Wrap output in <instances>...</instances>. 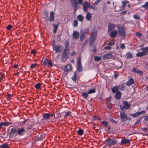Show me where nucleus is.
<instances>
[{"label": "nucleus", "mask_w": 148, "mask_h": 148, "mask_svg": "<svg viewBox=\"0 0 148 148\" xmlns=\"http://www.w3.org/2000/svg\"><path fill=\"white\" fill-rule=\"evenodd\" d=\"M67 58V56H65L64 55H62V60L63 62H65L66 61Z\"/></svg>", "instance_id": "nucleus-31"}, {"label": "nucleus", "mask_w": 148, "mask_h": 148, "mask_svg": "<svg viewBox=\"0 0 148 148\" xmlns=\"http://www.w3.org/2000/svg\"><path fill=\"white\" fill-rule=\"evenodd\" d=\"M134 83V81L133 79L132 78H131L127 82L126 85L128 86H129Z\"/></svg>", "instance_id": "nucleus-13"}, {"label": "nucleus", "mask_w": 148, "mask_h": 148, "mask_svg": "<svg viewBox=\"0 0 148 148\" xmlns=\"http://www.w3.org/2000/svg\"><path fill=\"white\" fill-rule=\"evenodd\" d=\"M106 105L108 108L110 109L111 108V104L110 102V98H108L106 99Z\"/></svg>", "instance_id": "nucleus-20"}, {"label": "nucleus", "mask_w": 148, "mask_h": 148, "mask_svg": "<svg viewBox=\"0 0 148 148\" xmlns=\"http://www.w3.org/2000/svg\"><path fill=\"white\" fill-rule=\"evenodd\" d=\"M53 26L55 29H57L58 27V25H56L55 24H53Z\"/></svg>", "instance_id": "nucleus-59"}, {"label": "nucleus", "mask_w": 148, "mask_h": 148, "mask_svg": "<svg viewBox=\"0 0 148 148\" xmlns=\"http://www.w3.org/2000/svg\"><path fill=\"white\" fill-rule=\"evenodd\" d=\"M71 112L70 111H69L66 112L64 116V117H66L67 116H69L71 114Z\"/></svg>", "instance_id": "nucleus-51"}, {"label": "nucleus", "mask_w": 148, "mask_h": 148, "mask_svg": "<svg viewBox=\"0 0 148 148\" xmlns=\"http://www.w3.org/2000/svg\"><path fill=\"white\" fill-rule=\"evenodd\" d=\"M3 75L0 74V82L3 80Z\"/></svg>", "instance_id": "nucleus-63"}, {"label": "nucleus", "mask_w": 148, "mask_h": 148, "mask_svg": "<svg viewBox=\"0 0 148 148\" xmlns=\"http://www.w3.org/2000/svg\"><path fill=\"white\" fill-rule=\"evenodd\" d=\"M83 131L81 129L79 130L78 131V133L80 135H82L83 134Z\"/></svg>", "instance_id": "nucleus-42"}, {"label": "nucleus", "mask_w": 148, "mask_h": 148, "mask_svg": "<svg viewBox=\"0 0 148 148\" xmlns=\"http://www.w3.org/2000/svg\"><path fill=\"white\" fill-rule=\"evenodd\" d=\"M57 117L59 118L61 116V115L60 114V113L59 112L57 111L56 112Z\"/></svg>", "instance_id": "nucleus-55"}, {"label": "nucleus", "mask_w": 148, "mask_h": 148, "mask_svg": "<svg viewBox=\"0 0 148 148\" xmlns=\"http://www.w3.org/2000/svg\"><path fill=\"white\" fill-rule=\"evenodd\" d=\"M91 18V14L90 12L87 13L86 16V18L88 21H90Z\"/></svg>", "instance_id": "nucleus-25"}, {"label": "nucleus", "mask_w": 148, "mask_h": 148, "mask_svg": "<svg viewBox=\"0 0 148 148\" xmlns=\"http://www.w3.org/2000/svg\"><path fill=\"white\" fill-rule=\"evenodd\" d=\"M118 28L120 35L123 37H125V33L124 27L122 26L120 27H118Z\"/></svg>", "instance_id": "nucleus-3"}, {"label": "nucleus", "mask_w": 148, "mask_h": 148, "mask_svg": "<svg viewBox=\"0 0 148 148\" xmlns=\"http://www.w3.org/2000/svg\"><path fill=\"white\" fill-rule=\"evenodd\" d=\"M54 50L57 52H60L62 50V47L60 46L56 45L54 48Z\"/></svg>", "instance_id": "nucleus-15"}, {"label": "nucleus", "mask_w": 148, "mask_h": 148, "mask_svg": "<svg viewBox=\"0 0 148 148\" xmlns=\"http://www.w3.org/2000/svg\"><path fill=\"white\" fill-rule=\"evenodd\" d=\"M36 63L32 64L30 66L31 68L32 69H33L36 67Z\"/></svg>", "instance_id": "nucleus-54"}, {"label": "nucleus", "mask_w": 148, "mask_h": 148, "mask_svg": "<svg viewBox=\"0 0 148 148\" xmlns=\"http://www.w3.org/2000/svg\"><path fill=\"white\" fill-rule=\"evenodd\" d=\"M136 36L139 37H140L142 36V34L139 32H137L136 33Z\"/></svg>", "instance_id": "nucleus-53"}, {"label": "nucleus", "mask_w": 148, "mask_h": 148, "mask_svg": "<svg viewBox=\"0 0 148 148\" xmlns=\"http://www.w3.org/2000/svg\"><path fill=\"white\" fill-rule=\"evenodd\" d=\"M142 6L145 9H147L148 7V2H146L145 4L142 5Z\"/></svg>", "instance_id": "nucleus-45"}, {"label": "nucleus", "mask_w": 148, "mask_h": 148, "mask_svg": "<svg viewBox=\"0 0 148 148\" xmlns=\"http://www.w3.org/2000/svg\"><path fill=\"white\" fill-rule=\"evenodd\" d=\"M97 35V31L95 29H92L91 31L90 37H94L96 38Z\"/></svg>", "instance_id": "nucleus-8"}, {"label": "nucleus", "mask_w": 148, "mask_h": 148, "mask_svg": "<svg viewBox=\"0 0 148 148\" xmlns=\"http://www.w3.org/2000/svg\"><path fill=\"white\" fill-rule=\"evenodd\" d=\"M96 38L94 37H90L89 45L90 46H92L95 42Z\"/></svg>", "instance_id": "nucleus-10"}, {"label": "nucleus", "mask_w": 148, "mask_h": 148, "mask_svg": "<svg viewBox=\"0 0 148 148\" xmlns=\"http://www.w3.org/2000/svg\"><path fill=\"white\" fill-rule=\"evenodd\" d=\"M41 84L40 83H38L35 84V86L36 89H39L40 87Z\"/></svg>", "instance_id": "nucleus-44"}, {"label": "nucleus", "mask_w": 148, "mask_h": 148, "mask_svg": "<svg viewBox=\"0 0 148 148\" xmlns=\"http://www.w3.org/2000/svg\"><path fill=\"white\" fill-rule=\"evenodd\" d=\"M78 23L77 21L75 20L73 23V26L74 27H77L78 25Z\"/></svg>", "instance_id": "nucleus-41"}, {"label": "nucleus", "mask_w": 148, "mask_h": 148, "mask_svg": "<svg viewBox=\"0 0 148 148\" xmlns=\"http://www.w3.org/2000/svg\"><path fill=\"white\" fill-rule=\"evenodd\" d=\"M89 3L87 2H84L83 3V10L84 11L87 12L88 11L87 8H88Z\"/></svg>", "instance_id": "nucleus-5"}, {"label": "nucleus", "mask_w": 148, "mask_h": 148, "mask_svg": "<svg viewBox=\"0 0 148 148\" xmlns=\"http://www.w3.org/2000/svg\"><path fill=\"white\" fill-rule=\"evenodd\" d=\"M111 47L110 46H106L104 47V49H107L108 50H109L111 49Z\"/></svg>", "instance_id": "nucleus-62"}, {"label": "nucleus", "mask_w": 148, "mask_h": 148, "mask_svg": "<svg viewBox=\"0 0 148 148\" xmlns=\"http://www.w3.org/2000/svg\"><path fill=\"white\" fill-rule=\"evenodd\" d=\"M69 50V49L67 48H65L64 50L63 55H64L65 56H67L69 53V52L68 51Z\"/></svg>", "instance_id": "nucleus-26"}, {"label": "nucleus", "mask_w": 148, "mask_h": 148, "mask_svg": "<svg viewBox=\"0 0 148 148\" xmlns=\"http://www.w3.org/2000/svg\"><path fill=\"white\" fill-rule=\"evenodd\" d=\"M119 86H114L112 88V90L113 93H116L119 91Z\"/></svg>", "instance_id": "nucleus-14"}, {"label": "nucleus", "mask_w": 148, "mask_h": 148, "mask_svg": "<svg viewBox=\"0 0 148 148\" xmlns=\"http://www.w3.org/2000/svg\"><path fill=\"white\" fill-rule=\"evenodd\" d=\"M137 71V70L135 68H133L132 70V72H135V73Z\"/></svg>", "instance_id": "nucleus-64"}, {"label": "nucleus", "mask_w": 148, "mask_h": 148, "mask_svg": "<svg viewBox=\"0 0 148 148\" xmlns=\"http://www.w3.org/2000/svg\"><path fill=\"white\" fill-rule=\"evenodd\" d=\"M71 65L70 64H68L64 68V71L65 72L69 71L71 70Z\"/></svg>", "instance_id": "nucleus-12"}, {"label": "nucleus", "mask_w": 148, "mask_h": 148, "mask_svg": "<svg viewBox=\"0 0 148 148\" xmlns=\"http://www.w3.org/2000/svg\"><path fill=\"white\" fill-rule=\"evenodd\" d=\"M119 86V88L120 90H124L125 89V87L124 86V84H122L121 86Z\"/></svg>", "instance_id": "nucleus-38"}, {"label": "nucleus", "mask_w": 148, "mask_h": 148, "mask_svg": "<svg viewBox=\"0 0 148 148\" xmlns=\"http://www.w3.org/2000/svg\"><path fill=\"white\" fill-rule=\"evenodd\" d=\"M102 0H97L94 3L93 5L95 6L97 5Z\"/></svg>", "instance_id": "nucleus-48"}, {"label": "nucleus", "mask_w": 148, "mask_h": 148, "mask_svg": "<svg viewBox=\"0 0 148 148\" xmlns=\"http://www.w3.org/2000/svg\"><path fill=\"white\" fill-rule=\"evenodd\" d=\"M111 57V54L110 53H108L104 55L102 57V58L105 59L106 60L107 59L110 58Z\"/></svg>", "instance_id": "nucleus-22"}, {"label": "nucleus", "mask_w": 148, "mask_h": 148, "mask_svg": "<svg viewBox=\"0 0 148 148\" xmlns=\"http://www.w3.org/2000/svg\"><path fill=\"white\" fill-rule=\"evenodd\" d=\"M89 32V29L88 28H86L84 29V31L82 32H81L86 35V34H88Z\"/></svg>", "instance_id": "nucleus-28"}, {"label": "nucleus", "mask_w": 148, "mask_h": 148, "mask_svg": "<svg viewBox=\"0 0 148 148\" xmlns=\"http://www.w3.org/2000/svg\"><path fill=\"white\" fill-rule=\"evenodd\" d=\"M130 140L128 139L125 138L121 140V143L122 144L129 143H130Z\"/></svg>", "instance_id": "nucleus-19"}, {"label": "nucleus", "mask_w": 148, "mask_h": 148, "mask_svg": "<svg viewBox=\"0 0 148 148\" xmlns=\"http://www.w3.org/2000/svg\"><path fill=\"white\" fill-rule=\"evenodd\" d=\"M78 3L77 0H74L73 2V6L74 7L75 10H76L79 8V7L77 6Z\"/></svg>", "instance_id": "nucleus-16"}, {"label": "nucleus", "mask_w": 148, "mask_h": 148, "mask_svg": "<svg viewBox=\"0 0 148 148\" xmlns=\"http://www.w3.org/2000/svg\"><path fill=\"white\" fill-rule=\"evenodd\" d=\"M127 58H131L132 56V55L130 52H128L126 54Z\"/></svg>", "instance_id": "nucleus-46"}, {"label": "nucleus", "mask_w": 148, "mask_h": 148, "mask_svg": "<svg viewBox=\"0 0 148 148\" xmlns=\"http://www.w3.org/2000/svg\"><path fill=\"white\" fill-rule=\"evenodd\" d=\"M9 145L6 143H5L0 146V148H8Z\"/></svg>", "instance_id": "nucleus-29"}, {"label": "nucleus", "mask_w": 148, "mask_h": 148, "mask_svg": "<svg viewBox=\"0 0 148 148\" xmlns=\"http://www.w3.org/2000/svg\"><path fill=\"white\" fill-rule=\"evenodd\" d=\"M145 112L142 111L141 112H138L136 113H134L133 114H131V115L133 117H136L137 116L139 115L140 114H143L144 113H145Z\"/></svg>", "instance_id": "nucleus-23"}, {"label": "nucleus", "mask_w": 148, "mask_h": 148, "mask_svg": "<svg viewBox=\"0 0 148 148\" xmlns=\"http://www.w3.org/2000/svg\"><path fill=\"white\" fill-rule=\"evenodd\" d=\"M54 14L53 12H51L50 13V17L49 18V21L50 22L53 21H54Z\"/></svg>", "instance_id": "nucleus-18"}, {"label": "nucleus", "mask_w": 148, "mask_h": 148, "mask_svg": "<svg viewBox=\"0 0 148 148\" xmlns=\"http://www.w3.org/2000/svg\"><path fill=\"white\" fill-rule=\"evenodd\" d=\"M95 91L96 90L95 88H94L93 89H90L88 91V94H91L92 93H94L95 92Z\"/></svg>", "instance_id": "nucleus-36"}, {"label": "nucleus", "mask_w": 148, "mask_h": 148, "mask_svg": "<svg viewBox=\"0 0 148 148\" xmlns=\"http://www.w3.org/2000/svg\"><path fill=\"white\" fill-rule=\"evenodd\" d=\"M141 130L144 132H145L147 131V128L146 127L141 128Z\"/></svg>", "instance_id": "nucleus-60"}, {"label": "nucleus", "mask_w": 148, "mask_h": 148, "mask_svg": "<svg viewBox=\"0 0 148 148\" xmlns=\"http://www.w3.org/2000/svg\"><path fill=\"white\" fill-rule=\"evenodd\" d=\"M107 145H108L109 147L111 146V140L110 139L107 140Z\"/></svg>", "instance_id": "nucleus-47"}, {"label": "nucleus", "mask_w": 148, "mask_h": 148, "mask_svg": "<svg viewBox=\"0 0 148 148\" xmlns=\"http://www.w3.org/2000/svg\"><path fill=\"white\" fill-rule=\"evenodd\" d=\"M33 123L31 122L28 123L27 125L29 129H31L33 126Z\"/></svg>", "instance_id": "nucleus-39"}, {"label": "nucleus", "mask_w": 148, "mask_h": 148, "mask_svg": "<svg viewBox=\"0 0 148 148\" xmlns=\"http://www.w3.org/2000/svg\"><path fill=\"white\" fill-rule=\"evenodd\" d=\"M85 35L81 32V35L80 36V41H82L84 40L85 37Z\"/></svg>", "instance_id": "nucleus-32"}, {"label": "nucleus", "mask_w": 148, "mask_h": 148, "mask_svg": "<svg viewBox=\"0 0 148 148\" xmlns=\"http://www.w3.org/2000/svg\"><path fill=\"white\" fill-rule=\"evenodd\" d=\"M77 69L78 71L79 72H81L82 70V65H77Z\"/></svg>", "instance_id": "nucleus-35"}, {"label": "nucleus", "mask_w": 148, "mask_h": 148, "mask_svg": "<svg viewBox=\"0 0 148 148\" xmlns=\"http://www.w3.org/2000/svg\"><path fill=\"white\" fill-rule=\"evenodd\" d=\"M118 33V32L117 30H112V38H114L117 35Z\"/></svg>", "instance_id": "nucleus-24"}, {"label": "nucleus", "mask_w": 148, "mask_h": 148, "mask_svg": "<svg viewBox=\"0 0 148 148\" xmlns=\"http://www.w3.org/2000/svg\"><path fill=\"white\" fill-rule=\"evenodd\" d=\"M11 124V123L10 122H2L0 123V129L3 126H7Z\"/></svg>", "instance_id": "nucleus-17"}, {"label": "nucleus", "mask_w": 148, "mask_h": 148, "mask_svg": "<svg viewBox=\"0 0 148 148\" xmlns=\"http://www.w3.org/2000/svg\"><path fill=\"white\" fill-rule=\"evenodd\" d=\"M25 132V130L23 127L21 128H19L17 129V133L19 135H22L23 133L24 132Z\"/></svg>", "instance_id": "nucleus-7"}, {"label": "nucleus", "mask_w": 148, "mask_h": 148, "mask_svg": "<svg viewBox=\"0 0 148 148\" xmlns=\"http://www.w3.org/2000/svg\"><path fill=\"white\" fill-rule=\"evenodd\" d=\"M120 47L122 49H125V44H121V45Z\"/></svg>", "instance_id": "nucleus-58"}, {"label": "nucleus", "mask_w": 148, "mask_h": 148, "mask_svg": "<svg viewBox=\"0 0 148 148\" xmlns=\"http://www.w3.org/2000/svg\"><path fill=\"white\" fill-rule=\"evenodd\" d=\"M101 59V58L100 57L97 56H95L94 57V60L95 61H99Z\"/></svg>", "instance_id": "nucleus-33"}, {"label": "nucleus", "mask_w": 148, "mask_h": 148, "mask_svg": "<svg viewBox=\"0 0 148 148\" xmlns=\"http://www.w3.org/2000/svg\"><path fill=\"white\" fill-rule=\"evenodd\" d=\"M81 65V58L80 57H79L78 60L77 65Z\"/></svg>", "instance_id": "nucleus-49"}, {"label": "nucleus", "mask_w": 148, "mask_h": 148, "mask_svg": "<svg viewBox=\"0 0 148 148\" xmlns=\"http://www.w3.org/2000/svg\"><path fill=\"white\" fill-rule=\"evenodd\" d=\"M17 132V130L15 128H12L11 130L10 134H15Z\"/></svg>", "instance_id": "nucleus-34"}, {"label": "nucleus", "mask_w": 148, "mask_h": 148, "mask_svg": "<svg viewBox=\"0 0 148 148\" xmlns=\"http://www.w3.org/2000/svg\"><path fill=\"white\" fill-rule=\"evenodd\" d=\"M76 78V74L75 73L74 76L72 78V79L73 81L75 82Z\"/></svg>", "instance_id": "nucleus-57"}, {"label": "nucleus", "mask_w": 148, "mask_h": 148, "mask_svg": "<svg viewBox=\"0 0 148 148\" xmlns=\"http://www.w3.org/2000/svg\"><path fill=\"white\" fill-rule=\"evenodd\" d=\"M54 116V114L51 113H48L44 114L43 115V119L46 120L48 119L50 117Z\"/></svg>", "instance_id": "nucleus-4"}, {"label": "nucleus", "mask_w": 148, "mask_h": 148, "mask_svg": "<svg viewBox=\"0 0 148 148\" xmlns=\"http://www.w3.org/2000/svg\"><path fill=\"white\" fill-rule=\"evenodd\" d=\"M88 93L84 92L82 93V96L84 97L86 99L88 96Z\"/></svg>", "instance_id": "nucleus-37"}, {"label": "nucleus", "mask_w": 148, "mask_h": 148, "mask_svg": "<svg viewBox=\"0 0 148 148\" xmlns=\"http://www.w3.org/2000/svg\"><path fill=\"white\" fill-rule=\"evenodd\" d=\"M122 3H123V5H122V9L123 10H124L125 8L126 7V4H127L128 3V1H122Z\"/></svg>", "instance_id": "nucleus-27"}, {"label": "nucleus", "mask_w": 148, "mask_h": 148, "mask_svg": "<svg viewBox=\"0 0 148 148\" xmlns=\"http://www.w3.org/2000/svg\"><path fill=\"white\" fill-rule=\"evenodd\" d=\"M120 114L121 119L122 122H124L128 120H129V121H130V119L127 117V114L124 111H121Z\"/></svg>", "instance_id": "nucleus-2"}, {"label": "nucleus", "mask_w": 148, "mask_h": 148, "mask_svg": "<svg viewBox=\"0 0 148 148\" xmlns=\"http://www.w3.org/2000/svg\"><path fill=\"white\" fill-rule=\"evenodd\" d=\"M12 27V26L11 25H8L7 27V29L8 30L10 29Z\"/></svg>", "instance_id": "nucleus-61"}, {"label": "nucleus", "mask_w": 148, "mask_h": 148, "mask_svg": "<svg viewBox=\"0 0 148 148\" xmlns=\"http://www.w3.org/2000/svg\"><path fill=\"white\" fill-rule=\"evenodd\" d=\"M123 107L124 108H125L126 109H127L130 108V104H128L127 102L124 101Z\"/></svg>", "instance_id": "nucleus-9"}, {"label": "nucleus", "mask_w": 148, "mask_h": 148, "mask_svg": "<svg viewBox=\"0 0 148 148\" xmlns=\"http://www.w3.org/2000/svg\"><path fill=\"white\" fill-rule=\"evenodd\" d=\"M143 51L138 53L136 54L137 57H142L146 55L147 54L148 51L146 47H144L141 49Z\"/></svg>", "instance_id": "nucleus-1"}, {"label": "nucleus", "mask_w": 148, "mask_h": 148, "mask_svg": "<svg viewBox=\"0 0 148 148\" xmlns=\"http://www.w3.org/2000/svg\"><path fill=\"white\" fill-rule=\"evenodd\" d=\"M119 76V75L117 73H115L114 75V76L115 79H116Z\"/></svg>", "instance_id": "nucleus-56"}, {"label": "nucleus", "mask_w": 148, "mask_h": 148, "mask_svg": "<svg viewBox=\"0 0 148 148\" xmlns=\"http://www.w3.org/2000/svg\"><path fill=\"white\" fill-rule=\"evenodd\" d=\"M102 124L105 127H106L108 125V122L107 121H103L101 122Z\"/></svg>", "instance_id": "nucleus-40"}, {"label": "nucleus", "mask_w": 148, "mask_h": 148, "mask_svg": "<svg viewBox=\"0 0 148 148\" xmlns=\"http://www.w3.org/2000/svg\"><path fill=\"white\" fill-rule=\"evenodd\" d=\"M43 65L46 66L49 65L51 66H52L51 61H48V60L46 59L44 60L43 62Z\"/></svg>", "instance_id": "nucleus-6"}, {"label": "nucleus", "mask_w": 148, "mask_h": 148, "mask_svg": "<svg viewBox=\"0 0 148 148\" xmlns=\"http://www.w3.org/2000/svg\"><path fill=\"white\" fill-rule=\"evenodd\" d=\"M116 93V94L115 95V97L117 99H120L121 97V92L120 91H118Z\"/></svg>", "instance_id": "nucleus-21"}, {"label": "nucleus", "mask_w": 148, "mask_h": 148, "mask_svg": "<svg viewBox=\"0 0 148 148\" xmlns=\"http://www.w3.org/2000/svg\"><path fill=\"white\" fill-rule=\"evenodd\" d=\"M110 25L109 24L108 25V32L109 33L110 36H111V32H110V30L111 29V27H110Z\"/></svg>", "instance_id": "nucleus-50"}, {"label": "nucleus", "mask_w": 148, "mask_h": 148, "mask_svg": "<svg viewBox=\"0 0 148 148\" xmlns=\"http://www.w3.org/2000/svg\"><path fill=\"white\" fill-rule=\"evenodd\" d=\"M117 142L116 140L114 138L112 139V145L116 144Z\"/></svg>", "instance_id": "nucleus-43"}, {"label": "nucleus", "mask_w": 148, "mask_h": 148, "mask_svg": "<svg viewBox=\"0 0 148 148\" xmlns=\"http://www.w3.org/2000/svg\"><path fill=\"white\" fill-rule=\"evenodd\" d=\"M77 19L80 21H82L83 20V16L82 15H79L77 16Z\"/></svg>", "instance_id": "nucleus-30"}, {"label": "nucleus", "mask_w": 148, "mask_h": 148, "mask_svg": "<svg viewBox=\"0 0 148 148\" xmlns=\"http://www.w3.org/2000/svg\"><path fill=\"white\" fill-rule=\"evenodd\" d=\"M134 18L136 19H138L140 18V17L139 16L136 14L134 15Z\"/></svg>", "instance_id": "nucleus-52"}, {"label": "nucleus", "mask_w": 148, "mask_h": 148, "mask_svg": "<svg viewBox=\"0 0 148 148\" xmlns=\"http://www.w3.org/2000/svg\"><path fill=\"white\" fill-rule=\"evenodd\" d=\"M79 36V32L77 31H74L73 34V37L75 39H78Z\"/></svg>", "instance_id": "nucleus-11"}]
</instances>
